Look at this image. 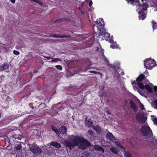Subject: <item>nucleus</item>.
<instances>
[{
    "mask_svg": "<svg viewBox=\"0 0 157 157\" xmlns=\"http://www.w3.org/2000/svg\"><path fill=\"white\" fill-rule=\"evenodd\" d=\"M93 2L92 1H90L89 2V6L90 7H91L92 5Z\"/></svg>",
    "mask_w": 157,
    "mask_h": 157,
    "instance_id": "nucleus-37",
    "label": "nucleus"
},
{
    "mask_svg": "<svg viewBox=\"0 0 157 157\" xmlns=\"http://www.w3.org/2000/svg\"><path fill=\"white\" fill-rule=\"evenodd\" d=\"M1 114L0 113V117H1Z\"/></svg>",
    "mask_w": 157,
    "mask_h": 157,
    "instance_id": "nucleus-58",
    "label": "nucleus"
},
{
    "mask_svg": "<svg viewBox=\"0 0 157 157\" xmlns=\"http://www.w3.org/2000/svg\"><path fill=\"white\" fill-rule=\"evenodd\" d=\"M110 150L113 153L117 154L118 153V150L116 147H112L110 148Z\"/></svg>",
    "mask_w": 157,
    "mask_h": 157,
    "instance_id": "nucleus-21",
    "label": "nucleus"
},
{
    "mask_svg": "<svg viewBox=\"0 0 157 157\" xmlns=\"http://www.w3.org/2000/svg\"><path fill=\"white\" fill-rule=\"evenodd\" d=\"M94 148L97 151H101L102 153L104 152V149L101 146L98 145H95L94 146Z\"/></svg>",
    "mask_w": 157,
    "mask_h": 157,
    "instance_id": "nucleus-17",
    "label": "nucleus"
},
{
    "mask_svg": "<svg viewBox=\"0 0 157 157\" xmlns=\"http://www.w3.org/2000/svg\"><path fill=\"white\" fill-rule=\"evenodd\" d=\"M88 120L87 116H86L85 118V121H87Z\"/></svg>",
    "mask_w": 157,
    "mask_h": 157,
    "instance_id": "nucleus-44",
    "label": "nucleus"
},
{
    "mask_svg": "<svg viewBox=\"0 0 157 157\" xmlns=\"http://www.w3.org/2000/svg\"><path fill=\"white\" fill-rule=\"evenodd\" d=\"M104 61L106 63H109V61L105 56L104 57Z\"/></svg>",
    "mask_w": 157,
    "mask_h": 157,
    "instance_id": "nucleus-34",
    "label": "nucleus"
},
{
    "mask_svg": "<svg viewBox=\"0 0 157 157\" xmlns=\"http://www.w3.org/2000/svg\"><path fill=\"white\" fill-rule=\"evenodd\" d=\"M93 128L97 133L100 134L101 133V129L100 126L98 125L95 126H93Z\"/></svg>",
    "mask_w": 157,
    "mask_h": 157,
    "instance_id": "nucleus-18",
    "label": "nucleus"
},
{
    "mask_svg": "<svg viewBox=\"0 0 157 157\" xmlns=\"http://www.w3.org/2000/svg\"><path fill=\"white\" fill-rule=\"evenodd\" d=\"M95 26V25H94L93 27V29L94 30V28Z\"/></svg>",
    "mask_w": 157,
    "mask_h": 157,
    "instance_id": "nucleus-53",
    "label": "nucleus"
},
{
    "mask_svg": "<svg viewBox=\"0 0 157 157\" xmlns=\"http://www.w3.org/2000/svg\"><path fill=\"white\" fill-rule=\"evenodd\" d=\"M92 72L95 74H98V72L95 71H92Z\"/></svg>",
    "mask_w": 157,
    "mask_h": 157,
    "instance_id": "nucleus-43",
    "label": "nucleus"
},
{
    "mask_svg": "<svg viewBox=\"0 0 157 157\" xmlns=\"http://www.w3.org/2000/svg\"><path fill=\"white\" fill-rule=\"evenodd\" d=\"M81 13H82V14H83V13H82V12H81Z\"/></svg>",
    "mask_w": 157,
    "mask_h": 157,
    "instance_id": "nucleus-59",
    "label": "nucleus"
},
{
    "mask_svg": "<svg viewBox=\"0 0 157 157\" xmlns=\"http://www.w3.org/2000/svg\"><path fill=\"white\" fill-rule=\"evenodd\" d=\"M141 133L144 136H148V141L151 142L153 140V133L150 127L147 125H142L140 129Z\"/></svg>",
    "mask_w": 157,
    "mask_h": 157,
    "instance_id": "nucleus-2",
    "label": "nucleus"
},
{
    "mask_svg": "<svg viewBox=\"0 0 157 157\" xmlns=\"http://www.w3.org/2000/svg\"><path fill=\"white\" fill-rule=\"evenodd\" d=\"M9 64L7 63H5L3 64L0 66V72L4 71L7 72H9Z\"/></svg>",
    "mask_w": 157,
    "mask_h": 157,
    "instance_id": "nucleus-6",
    "label": "nucleus"
},
{
    "mask_svg": "<svg viewBox=\"0 0 157 157\" xmlns=\"http://www.w3.org/2000/svg\"><path fill=\"white\" fill-rule=\"evenodd\" d=\"M67 128L66 127L63 126L60 127L59 129V134L60 133L63 135L67 134Z\"/></svg>",
    "mask_w": 157,
    "mask_h": 157,
    "instance_id": "nucleus-11",
    "label": "nucleus"
},
{
    "mask_svg": "<svg viewBox=\"0 0 157 157\" xmlns=\"http://www.w3.org/2000/svg\"><path fill=\"white\" fill-rule=\"evenodd\" d=\"M61 60V59H60L58 58H53L50 61L53 62H57L58 61H60Z\"/></svg>",
    "mask_w": 157,
    "mask_h": 157,
    "instance_id": "nucleus-27",
    "label": "nucleus"
},
{
    "mask_svg": "<svg viewBox=\"0 0 157 157\" xmlns=\"http://www.w3.org/2000/svg\"><path fill=\"white\" fill-rule=\"evenodd\" d=\"M110 48L112 49L119 48V49H120V48L119 47L118 45L116 44H111L110 45Z\"/></svg>",
    "mask_w": 157,
    "mask_h": 157,
    "instance_id": "nucleus-24",
    "label": "nucleus"
},
{
    "mask_svg": "<svg viewBox=\"0 0 157 157\" xmlns=\"http://www.w3.org/2000/svg\"><path fill=\"white\" fill-rule=\"evenodd\" d=\"M13 53L16 55H18L20 54L19 52L18 51L16 50H13Z\"/></svg>",
    "mask_w": 157,
    "mask_h": 157,
    "instance_id": "nucleus-32",
    "label": "nucleus"
},
{
    "mask_svg": "<svg viewBox=\"0 0 157 157\" xmlns=\"http://www.w3.org/2000/svg\"><path fill=\"white\" fill-rule=\"evenodd\" d=\"M10 138L9 139V138H8L7 139V142H10Z\"/></svg>",
    "mask_w": 157,
    "mask_h": 157,
    "instance_id": "nucleus-48",
    "label": "nucleus"
},
{
    "mask_svg": "<svg viewBox=\"0 0 157 157\" xmlns=\"http://www.w3.org/2000/svg\"><path fill=\"white\" fill-rule=\"evenodd\" d=\"M99 34H100L99 35H102L105 37L106 36V37H109L110 36V34L107 32H106V30L105 29Z\"/></svg>",
    "mask_w": 157,
    "mask_h": 157,
    "instance_id": "nucleus-16",
    "label": "nucleus"
},
{
    "mask_svg": "<svg viewBox=\"0 0 157 157\" xmlns=\"http://www.w3.org/2000/svg\"><path fill=\"white\" fill-rule=\"evenodd\" d=\"M106 137L110 141H113L115 140V138L112 133L109 132L106 135Z\"/></svg>",
    "mask_w": 157,
    "mask_h": 157,
    "instance_id": "nucleus-13",
    "label": "nucleus"
},
{
    "mask_svg": "<svg viewBox=\"0 0 157 157\" xmlns=\"http://www.w3.org/2000/svg\"><path fill=\"white\" fill-rule=\"evenodd\" d=\"M5 76L4 75H1V76H0V78L1 79L2 78H4Z\"/></svg>",
    "mask_w": 157,
    "mask_h": 157,
    "instance_id": "nucleus-46",
    "label": "nucleus"
},
{
    "mask_svg": "<svg viewBox=\"0 0 157 157\" xmlns=\"http://www.w3.org/2000/svg\"><path fill=\"white\" fill-rule=\"evenodd\" d=\"M55 67L58 70L61 71L63 69L62 66L60 65H57L55 66Z\"/></svg>",
    "mask_w": 157,
    "mask_h": 157,
    "instance_id": "nucleus-28",
    "label": "nucleus"
},
{
    "mask_svg": "<svg viewBox=\"0 0 157 157\" xmlns=\"http://www.w3.org/2000/svg\"><path fill=\"white\" fill-rule=\"evenodd\" d=\"M70 19L69 18H63L61 19H59L55 20L54 22L55 23H56L57 22H61L62 21H70Z\"/></svg>",
    "mask_w": 157,
    "mask_h": 157,
    "instance_id": "nucleus-19",
    "label": "nucleus"
},
{
    "mask_svg": "<svg viewBox=\"0 0 157 157\" xmlns=\"http://www.w3.org/2000/svg\"><path fill=\"white\" fill-rule=\"evenodd\" d=\"M79 9H80V7H79Z\"/></svg>",
    "mask_w": 157,
    "mask_h": 157,
    "instance_id": "nucleus-61",
    "label": "nucleus"
},
{
    "mask_svg": "<svg viewBox=\"0 0 157 157\" xmlns=\"http://www.w3.org/2000/svg\"><path fill=\"white\" fill-rule=\"evenodd\" d=\"M33 56L31 54H29L26 58V59L28 60L29 59H32L33 58Z\"/></svg>",
    "mask_w": 157,
    "mask_h": 157,
    "instance_id": "nucleus-29",
    "label": "nucleus"
},
{
    "mask_svg": "<svg viewBox=\"0 0 157 157\" xmlns=\"http://www.w3.org/2000/svg\"><path fill=\"white\" fill-rule=\"evenodd\" d=\"M72 138L70 137L67 140L64 141L65 145L69 149L71 150V147L74 148L75 146L79 145V142L80 143L79 145L80 148L82 149H86L87 147H89L91 146V143L87 140L83 138H81L78 136H73Z\"/></svg>",
    "mask_w": 157,
    "mask_h": 157,
    "instance_id": "nucleus-1",
    "label": "nucleus"
},
{
    "mask_svg": "<svg viewBox=\"0 0 157 157\" xmlns=\"http://www.w3.org/2000/svg\"><path fill=\"white\" fill-rule=\"evenodd\" d=\"M86 124L88 127H90L92 124V122L90 121V120L88 119Z\"/></svg>",
    "mask_w": 157,
    "mask_h": 157,
    "instance_id": "nucleus-31",
    "label": "nucleus"
},
{
    "mask_svg": "<svg viewBox=\"0 0 157 157\" xmlns=\"http://www.w3.org/2000/svg\"><path fill=\"white\" fill-rule=\"evenodd\" d=\"M30 151L33 153L36 154L39 151V147L35 143H33L32 146L30 148Z\"/></svg>",
    "mask_w": 157,
    "mask_h": 157,
    "instance_id": "nucleus-7",
    "label": "nucleus"
},
{
    "mask_svg": "<svg viewBox=\"0 0 157 157\" xmlns=\"http://www.w3.org/2000/svg\"><path fill=\"white\" fill-rule=\"evenodd\" d=\"M101 21L102 22H103V23H104V21H103V18H101Z\"/></svg>",
    "mask_w": 157,
    "mask_h": 157,
    "instance_id": "nucleus-49",
    "label": "nucleus"
},
{
    "mask_svg": "<svg viewBox=\"0 0 157 157\" xmlns=\"http://www.w3.org/2000/svg\"><path fill=\"white\" fill-rule=\"evenodd\" d=\"M144 89L145 88L149 92L151 93L153 92V89L148 84H146L144 86Z\"/></svg>",
    "mask_w": 157,
    "mask_h": 157,
    "instance_id": "nucleus-20",
    "label": "nucleus"
},
{
    "mask_svg": "<svg viewBox=\"0 0 157 157\" xmlns=\"http://www.w3.org/2000/svg\"><path fill=\"white\" fill-rule=\"evenodd\" d=\"M40 154L41 153V151H42L41 150V149H40Z\"/></svg>",
    "mask_w": 157,
    "mask_h": 157,
    "instance_id": "nucleus-52",
    "label": "nucleus"
},
{
    "mask_svg": "<svg viewBox=\"0 0 157 157\" xmlns=\"http://www.w3.org/2000/svg\"><path fill=\"white\" fill-rule=\"evenodd\" d=\"M143 9H144V10H146V9H145V8H143Z\"/></svg>",
    "mask_w": 157,
    "mask_h": 157,
    "instance_id": "nucleus-57",
    "label": "nucleus"
},
{
    "mask_svg": "<svg viewBox=\"0 0 157 157\" xmlns=\"http://www.w3.org/2000/svg\"><path fill=\"white\" fill-rule=\"evenodd\" d=\"M37 72L38 71L36 70L35 69L33 71V73L34 74H35V73H37Z\"/></svg>",
    "mask_w": 157,
    "mask_h": 157,
    "instance_id": "nucleus-39",
    "label": "nucleus"
},
{
    "mask_svg": "<svg viewBox=\"0 0 157 157\" xmlns=\"http://www.w3.org/2000/svg\"><path fill=\"white\" fill-rule=\"evenodd\" d=\"M140 108L141 110H144L145 109V108L144 107L143 105L142 104L140 105Z\"/></svg>",
    "mask_w": 157,
    "mask_h": 157,
    "instance_id": "nucleus-35",
    "label": "nucleus"
},
{
    "mask_svg": "<svg viewBox=\"0 0 157 157\" xmlns=\"http://www.w3.org/2000/svg\"><path fill=\"white\" fill-rule=\"evenodd\" d=\"M22 148L21 144V143L15 146V149L16 151H20Z\"/></svg>",
    "mask_w": 157,
    "mask_h": 157,
    "instance_id": "nucleus-23",
    "label": "nucleus"
},
{
    "mask_svg": "<svg viewBox=\"0 0 157 157\" xmlns=\"http://www.w3.org/2000/svg\"><path fill=\"white\" fill-rule=\"evenodd\" d=\"M144 62V65L146 69L151 70L156 66V62L154 59L149 58L146 59Z\"/></svg>",
    "mask_w": 157,
    "mask_h": 157,
    "instance_id": "nucleus-4",
    "label": "nucleus"
},
{
    "mask_svg": "<svg viewBox=\"0 0 157 157\" xmlns=\"http://www.w3.org/2000/svg\"><path fill=\"white\" fill-rule=\"evenodd\" d=\"M40 5H41V6L43 5L42 3L40 2Z\"/></svg>",
    "mask_w": 157,
    "mask_h": 157,
    "instance_id": "nucleus-51",
    "label": "nucleus"
},
{
    "mask_svg": "<svg viewBox=\"0 0 157 157\" xmlns=\"http://www.w3.org/2000/svg\"><path fill=\"white\" fill-rule=\"evenodd\" d=\"M119 146L121 148V151L124 152L125 157H133L128 151H125V148L120 143L119 144Z\"/></svg>",
    "mask_w": 157,
    "mask_h": 157,
    "instance_id": "nucleus-8",
    "label": "nucleus"
},
{
    "mask_svg": "<svg viewBox=\"0 0 157 157\" xmlns=\"http://www.w3.org/2000/svg\"><path fill=\"white\" fill-rule=\"evenodd\" d=\"M152 27L153 29H157V23L155 22H153V23Z\"/></svg>",
    "mask_w": 157,
    "mask_h": 157,
    "instance_id": "nucleus-30",
    "label": "nucleus"
},
{
    "mask_svg": "<svg viewBox=\"0 0 157 157\" xmlns=\"http://www.w3.org/2000/svg\"><path fill=\"white\" fill-rule=\"evenodd\" d=\"M153 121L154 124L157 126V118H153Z\"/></svg>",
    "mask_w": 157,
    "mask_h": 157,
    "instance_id": "nucleus-33",
    "label": "nucleus"
},
{
    "mask_svg": "<svg viewBox=\"0 0 157 157\" xmlns=\"http://www.w3.org/2000/svg\"><path fill=\"white\" fill-rule=\"evenodd\" d=\"M121 74L122 75H124V71H122L121 72Z\"/></svg>",
    "mask_w": 157,
    "mask_h": 157,
    "instance_id": "nucleus-45",
    "label": "nucleus"
},
{
    "mask_svg": "<svg viewBox=\"0 0 157 157\" xmlns=\"http://www.w3.org/2000/svg\"><path fill=\"white\" fill-rule=\"evenodd\" d=\"M144 0H142V2Z\"/></svg>",
    "mask_w": 157,
    "mask_h": 157,
    "instance_id": "nucleus-60",
    "label": "nucleus"
},
{
    "mask_svg": "<svg viewBox=\"0 0 157 157\" xmlns=\"http://www.w3.org/2000/svg\"><path fill=\"white\" fill-rule=\"evenodd\" d=\"M154 91H156L157 90V86H155L154 88Z\"/></svg>",
    "mask_w": 157,
    "mask_h": 157,
    "instance_id": "nucleus-42",
    "label": "nucleus"
},
{
    "mask_svg": "<svg viewBox=\"0 0 157 157\" xmlns=\"http://www.w3.org/2000/svg\"><path fill=\"white\" fill-rule=\"evenodd\" d=\"M41 134L40 132V135Z\"/></svg>",
    "mask_w": 157,
    "mask_h": 157,
    "instance_id": "nucleus-62",
    "label": "nucleus"
},
{
    "mask_svg": "<svg viewBox=\"0 0 157 157\" xmlns=\"http://www.w3.org/2000/svg\"><path fill=\"white\" fill-rule=\"evenodd\" d=\"M129 0L130 1L132 2H134L135 1V0Z\"/></svg>",
    "mask_w": 157,
    "mask_h": 157,
    "instance_id": "nucleus-50",
    "label": "nucleus"
},
{
    "mask_svg": "<svg viewBox=\"0 0 157 157\" xmlns=\"http://www.w3.org/2000/svg\"><path fill=\"white\" fill-rule=\"evenodd\" d=\"M155 94H156V95L157 96V90L156 91H155Z\"/></svg>",
    "mask_w": 157,
    "mask_h": 157,
    "instance_id": "nucleus-54",
    "label": "nucleus"
},
{
    "mask_svg": "<svg viewBox=\"0 0 157 157\" xmlns=\"http://www.w3.org/2000/svg\"><path fill=\"white\" fill-rule=\"evenodd\" d=\"M10 139H13V138H14L15 139L21 140L19 137V136L17 135H12L10 136Z\"/></svg>",
    "mask_w": 157,
    "mask_h": 157,
    "instance_id": "nucleus-25",
    "label": "nucleus"
},
{
    "mask_svg": "<svg viewBox=\"0 0 157 157\" xmlns=\"http://www.w3.org/2000/svg\"><path fill=\"white\" fill-rule=\"evenodd\" d=\"M88 134L91 137H94V132L92 130H88L87 131Z\"/></svg>",
    "mask_w": 157,
    "mask_h": 157,
    "instance_id": "nucleus-26",
    "label": "nucleus"
},
{
    "mask_svg": "<svg viewBox=\"0 0 157 157\" xmlns=\"http://www.w3.org/2000/svg\"><path fill=\"white\" fill-rule=\"evenodd\" d=\"M130 104L131 109L134 112H136L137 110V107L132 100H131L130 101Z\"/></svg>",
    "mask_w": 157,
    "mask_h": 157,
    "instance_id": "nucleus-14",
    "label": "nucleus"
},
{
    "mask_svg": "<svg viewBox=\"0 0 157 157\" xmlns=\"http://www.w3.org/2000/svg\"><path fill=\"white\" fill-rule=\"evenodd\" d=\"M51 145L57 148H59L61 147V145L57 142L52 141L50 143Z\"/></svg>",
    "mask_w": 157,
    "mask_h": 157,
    "instance_id": "nucleus-15",
    "label": "nucleus"
},
{
    "mask_svg": "<svg viewBox=\"0 0 157 157\" xmlns=\"http://www.w3.org/2000/svg\"><path fill=\"white\" fill-rule=\"evenodd\" d=\"M139 0H136V2H139Z\"/></svg>",
    "mask_w": 157,
    "mask_h": 157,
    "instance_id": "nucleus-56",
    "label": "nucleus"
},
{
    "mask_svg": "<svg viewBox=\"0 0 157 157\" xmlns=\"http://www.w3.org/2000/svg\"><path fill=\"white\" fill-rule=\"evenodd\" d=\"M49 36L50 37H55V38H70L71 36H66V35H62L59 36L56 34H50L49 35Z\"/></svg>",
    "mask_w": 157,
    "mask_h": 157,
    "instance_id": "nucleus-12",
    "label": "nucleus"
},
{
    "mask_svg": "<svg viewBox=\"0 0 157 157\" xmlns=\"http://www.w3.org/2000/svg\"><path fill=\"white\" fill-rule=\"evenodd\" d=\"M10 1L13 4L15 3L16 1L15 0H10Z\"/></svg>",
    "mask_w": 157,
    "mask_h": 157,
    "instance_id": "nucleus-40",
    "label": "nucleus"
},
{
    "mask_svg": "<svg viewBox=\"0 0 157 157\" xmlns=\"http://www.w3.org/2000/svg\"><path fill=\"white\" fill-rule=\"evenodd\" d=\"M96 23L97 26H96V27H97V29H98L100 32H101L104 29H103L104 26L103 24L101 23L100 22V21L98 22V21H96Z\"/></svg>",
    "mask_w": 157,
    "mask_h": 157,
    "instance_id": "nucleus-9",
    "label": "nucleus"
},
{
    "mask_svg": "<svg viewBox=\"0 0 157 157\" xmlns=\"http://www.w3.org/2000/svg\"><path fill=\"white\" fill-rule=\"evenodd\" d=\"M107 113L108 114H110V112H108Z\"/></svg>",
    "mask_w": 157,
    "mask_h": 157,
    "instance_id": "nucleus-55",
    "label": "nucleus"
},
{
    "mask_svg": "<svg viewBox=\"0 0 157 157\" xmlns=\"http://www.w3.org/2000/svg\"><path fill=\"white\" fill-rule=\"evenodd\" d=\"M138 14H139V17L140 19H142L144 20L146 17V14L145 13V12L144 10H141L138 12Z\"/></svg>",
    "mask_w": 157,
    "mask_h": 157,
    "instance_id": "nucleus-10",
    "label": "nucleus"
},
{
    "mask_svg": "<svg viewBox=\"0 0 157 157\" xmlns=\"http://www.w3.org/2000/svg\"><path fill=\"white\" fill-rule=\"evenodd\" d=\"M146 77L143 74L140 75L137 78L136 81H133L132 82V84L134 87H135L136 85L142 90L144 89V85L143 82L146 79Z\"/></svg>",
    "mask_w": 157,
    "mask_h": 157,
    "instance_id": "nucleus-3",
    "label": "nucleus"
},
{
    "mask_svg": "<svg viewBox=\"0 0 157 157\" xmlns=\"http://www.w3.org/2000/svg\"><path fill=\"white\" fill-rule=\"evenodd\" d=\"M51 126L52 131L54 132L56 134L59 135V131L56 127L52 125H51Z\"/></svg>",
    "mask_w": 157,
    "mask_h": 157,
    "instance_id": "nucleus-22",
    "label": "nucleus"
},
{
    "mask_svg": "<svg viewBox=\"0 0 157 157\" xmlns=\"http://www.w3.org/2000/svg\"><path fill=\"white\" fill-rule=\"evenodd\" d=\"M32 1H33V2H36V0H32ZM37 2L38 3V4H39V2Z\"/></svg>",
    "mask_w": 157,
    "mask_h": 157,
    "instance_id": "nucleus-47",
    "label": "nucleus"
},
{
    "mask_svg": "<svg viewBox=\"0 0 157 157\" xmlns=\"http://www.w3.org/2000/svg\"><path fill=\"white\" fill-rule=\"evenodd\" d=\"M136 117L137 120L142 124L144 123L146 121L144 116L141 113L137 114Z\"/></svg>",
    "mask_w": 157,
    "mask_h": 157,
    "instance_id": "nucleus-5",
    "label": "nucleus"
},
{
    "mask_svg": "<svg viewBox=\"0 0 157 157\" xmlns=\"http://www.w3.org/2000/svg\"><path fill=\"white\" fill-rule=\"evenodd\" d=\"M45 57L48 60H50L52 59V58L50 56H46Z\"/></svg>",
    "mask_w": 157,
    "mask_h": 157,
    "instance_id": "nucleus-38",
    "label": "nucleus"
},
{
    "mask_svg": "<svg viewBox=\"0 0 157 157\" xmlns=\"http://www.w3.org/2000/svg\"><path fill=\"white\" fill-rule=\"evenodd\" d=\"M154 104L155 105V108H156V109H157V99H156L154 101Z\"/></svg>",
    "mask_w": 157,
    "mask_h": 157,
    "instance_id": "nucleus-36",
    "label": "nucleus"
},
{
    "mask_svg": "<svg viewBox=\"0 0 157 157\" xmlns=\"http://www.w3.org/2000/svg\"><path fill=\"white\" fill-rule=\"evenodd\" d=\"M109 41L111 43H112L114 41L113 39H110Z\"/></svg>",
    "mask_w": 157,
    "mask_h": 157,
    "instance_id": "nucleus-41",
    "label": "nucleus"
}]
</instances>
